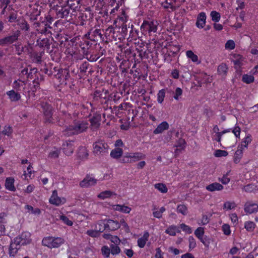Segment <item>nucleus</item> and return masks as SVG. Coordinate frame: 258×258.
<instances>
[{
    "mask_svg": "<svg viewBox=\"0 0 258 258\" xmlns=\"http://www.w3.org/2000/svg\"><path fill=\"white\" fill-rule=\"evenodd\" d=\"M31 242V234L28 232H24L16 237L14 242H11L9 247V254L14 256L17 253L21 246L30 244Z\"/></svg>",
    "mask_w": 258,
    "mask_h": 258,
    "instance_id": "nucleus-1",
    "label": "nucleus"
},
{
    "mask_svg": "<svg viewBox=\"0 0 258 258\" xmlns=\"http://www.w3.org/2000/svg\"><path fill=\"white\" fill-rule=\"evenodd\" d=\"M88 125L86 121L75 120L73 124L67 126L62 132L64 135L68 137L79 135L85 132L88 128Z\"/></svg>",
    "mask_w": 258,
    "mask_h": 258,
    "instance_id": "nucleus-2",
    "label": "nucleus"
},
{
    "mask_svg": "<svg viewBox=\"0 0 258 258\" xmlns=\"http://www.w3.org/2000/svg\"><path fill=\"white\" fill-rule=\"evenodd\" d=\"M64 239L61 237H54L51 236L45 237L42 241V243L44 246H47L50 248H57L64 243Z\"/></svg>",
    "mask_w": 258,
    "mask_h": 258,
    "instance_id": "nucleus-3",
    "label": "nucleus"
},
{
    "mask_svg": "<svg viewBox=\"0 0 258 258\" xmlns=\"http://www.w3.org/2000/svg\"><path fill=\"white\" fill-rule=\"evenodd\" d=\"M109 146L102 141L96 142L93 144V152L97 155H103L108 152Z\"/></svg>",
    "mask_w": 258,
    "mask_h": 258,
    "instance_id": "nucleus-4",
    "label": "nucleus"
},
{
    "mask_svg": "<svg viewBox=\"0 0 258 258\" xmlns=\"http://www.w3.org/2000/svg\"><path fill=\"white\" fill-rule=\"evenodd\" d=\"M99 226H102V228H99L98 230L100 232H103L106 229L114 231L119 229L120 227V224L117 221L108 219L106 220V224H100Z\"/></svg>",
    "mask_w": 258,
    "mask_h": 258,
    "instance_id": "nucleus-5",
    "label": "nucleus"
},
{
    "mask_svg": "<svg viewBox=\"0 0 258 258\" xmlns=\"http://www.w3.org/2000/svg\"><path fill=\"white\" fill-rule=\"evenodd\" d=\"M20 31L17 30L12 35L7 36L4 38L0 39V45L4 46L11 44L16 42L20 36Z\"/></svg>",
    "mask_w": 258,
    "mask_h": 258,
    "instance_id": "nucleus-6",
    "label": "nucleus"
},
{
    "mask_svg": "<svg viewBox=\"0 0 258 258\" xmlns=\"http://www.w3.org/2000/svg\"><path fill=\"white\" fill-rule=\"evenodd\" d=\"M157 22H148L145 21L141 26V29L143 30L148 31L149 33L153 32H156L157 30Z\"/></svg>",
    "mask_w": 258,
    "mask_h": 258,
    "instance_id": "nucleus-7",
    "label": "nucleus"
},
{
    "mask_svg": "<svg viewBox=\"0 0 258 258\" xmlns=\"http://www.w3.org/2000/svg\"><path fill=\"white\" fill-rule=\"evenodd\" d=\"M257 209L258 205L256 204L247 202L244 205V211L247 213L252 214L256 212Z\"/></svg>",
    "mask_w": 258,
    "mask_h": 258,
    "instance_id": "nucleus-8",
    "label": "nucleus"
},
{
    "mask_svg": "<svg viewBox=\"0 0 258 258\" xmlns=\"http://www.w3.org/2000/svg\"><path fill=\"white\" fill-rule=\"evenodd\" d=\"M63 152L67 156L71 155L74 151V147L73 141H67L63 143Z\"/></svg>",
    "mask_w": 258,
    "mask_h": 258,
    "instance_id": "nucleus-9",
    "label": "nucleus"
},
{
    "mask_svg": "<svg viewBox=\"0 0 258 258\" xmlns=\"http://www.w3.org/2000/svg\"><path fill=\"white\" fill-rule=\"evenodd\" d=\"M206 16L205 13H200L197 17L196 25L199 28H203L205 25Z\"/></svg>",
    "mask_w": 258,
    "mask_h": 258,
    "instance_id": "nucleus-10",
    "label": "nucleus"
},
{
    "mask_svg": "<svg viewBox=\"0 0 258 258\" xmlns=\"http://www.w3.org/2000/svg\"><path fill=\"white\" fill-rule=\"evenodd\" d=\"M96 182V179L89 176H86V177L80 183V185L82 187H88L90 186L94 185Z\"/></svg>",
    "mask_w": 258,
    "mask_h": 258,
    "instance_id": "nucleus-11",
    "label": "nucleus"
},
{
    "mask_svg": "<svg viewBox=\"0 0 258 258\" xmlns=\"http://www.w3.org/2000/svg\"><path fill=\"white\" fill-rule=\"evenodd\" d=\"M100 29H95L94 30H91L88 32V35H91L89 39L92 41H97L98 38H101L102 35Z\"/></svg>",
    "mask_w": 258,
    "mask_h": 258,
    "instance_id": "nucleus-12",
    "label": "nucleus"
},
{
    "mask_svg": "<svg viewBox=\"0 0 258 258\" xmlns=\"http://www.w3.org/2000/svg\"><path fill=\"white\" fill-rule=\"evenodd\" d=\"M44 115L47 117L52 115V107L47 102H43L41 104Z\"/></svg>",
    "mask_w": 258,
    "mask_h": 258,
    "instance_id": "nucleus-13",
    "label": "nucleus"
},
{
    "mask_svg": "<svg viewBox=\"0 0 258 258\" xmlns=\"http://www.w3.org/2000/svg\"><path fill=\"white\" fill-rule=\"evenodd\" d=\"M184 1L185 0H166L165 3L170 5V9L172 11H175L176 8L179 7Z\"/></svg>",
    "mask_w": 258,
    "mask_h": 258,
    "instance_id": "nucleus-14",
    "label": "nucleus"
},
{
    "mask_svg": "<svg viewBox=\"0 0 258 258\" xmlns=\"http://www.w3.org/2000/svg\"><path fill=\"white\" fill-rule=\"evenodd\" d=\"M169 124L166 121H163L159 124L157 127L154 131V134H159L162 133L163 131L168 130Z\"/></svg>",
    "mask_w": 258,
    "mask_h": 258,
    "instance_id": "nucleus-15",
    "label": "nucleus"
},
{
    "mask_svg": "<svg viewBox=\"0 0 258 258\" xmlns=\"http://www.w3.org/2000/svg\"><path fill=\"white\" fill-rule=\"evenodd\" d=\"M17 25L22 30L29 31L30 26L27 22L24 19H19L17 20Z\"/></svg>",
    "mask_w": 258,
    "mask_h": 258,
    "instance_id": "nucleus-16",
    "label": "nucleus"
},
{
    "mask_svg": "<svg viewBox=\"0 0 258 258\" xmlns=\"http://www.w3.org/2000/svg\"><path fill=\"white\" fill-rule=\"evenodd\" d=\"M243 145L238 146V149L236 151L234 156V162L237 164L239 162L240 159L242 156Z\"/></svg>",
    "mask_w": 258,
    "mask_h": 258,
    "instance_id": "nucleus-17",
    "label": "nucleus"
},
{
    "mask_svg": "<svg viewBox=\"0 0 258 258\" xmlns=\"http://www.w3.org/2000/svg\"><path fill=\"white\" fill-rule=\"evenodd\" d=\"M14 178L13 177H8L6 180L5 186L6 188L10 190L14 191L16 190V188L14 186Z\"/></svg>",
    "mask_w": 258,
    "mask_h": 258,
    "instance_id": "nucleus-18",
    "label": "nucleus"
},
{
    "mask_svg": "<svg viewBox=\"0 0 258 258\" xmlns=\"http://www.w3.org/2000/svg\"><path fill=\"white\" fill-rule=\"evenodd\" d=\"M149 237V233L148 232H145L143 236L138 239V245L140 248H143L145 246L147 241L148 240Z\"/></svg>",
    "mask_w": 258,
    "mask_h": 258,
    "instance_id": "nucleus-19",
    "label": "nucleus"
},
{
    "mask_svg": "<svg viewBox=\"0 0 258 258\" xmlns=\"http://www.w3.org/2000/svg\"><path fill=\"white\" fill-rule=\"evenodd\" d=\"M206 188L210 191H214L222 190L223 188V186L218 182H214L207 186Z\"/></svg>",
    "mask_w": 258,
    "mask_h": 258,
    "instance_id": "nucleus-20",
    "label": "nucleus"
},
{
    "mask_svg": "<svg viewBox=\"0 0 258 258\" xmlns=\"http://www.w3.org/2000/svg\"><path fill=\"white\" fill-rule=\"evenodd\" d=\"M123 154V150L120 148H115L113 149L110 153V156L113 159H119Z\"/></svg>",
    "mask_w": 258,
    "mask_h": 258,
    "instance_id": "nucleus-21",
    "label": "nucleus"
},
{
    "mask_svg": "<svg viewBox=\"0 0 258 258\" xmlns=\"http://www.w3.org/2000/svg\"><path fill=\"white\" fill-rule=\"evenodd\" d=\"M101 115L100 114H95L92 118L90 119L91 125L94 127H98L100 124Z\"/></svg>",
    "mask_w": 258,
    "mask_h": 258,
    "instance_id": "nucleus-22",
    "label": "nucleus"
},
{
    "mask_svg": "<svg viewBox=\"0 0 258 258\" xmlns=\"http://www.w3.org/2000/svg\"><path fill=\"white\" fill-rule=\"evenodd\" d=\"M7 94L9 96V98L12 101H17L21 98L20 94L16 92L13 90L8 91Z\"/></svg>",
    "mask_w": 258,
    "mask_h": 258,
    "instance_id": "nucleus-23",
    "label": "nucleus"
},
{
    "mask_svg": "<svg viewBox=\"0 0 258 258\" xmlns=\"http://www.w3.org/2000/svg\"><path fill=\"white\" fill-rule=\"evenodd\" d=\"M65 199L64 198L61 199L60 198L56 196L55 197H50L49 199V202L56 206H59L60 204H63L65 202Z\"/></svg>",
    "mask_w": 258,
    "mask_h": 258,
    "instance_id": "nucleus-24",
    "label": "nucleus"
},
{
    "mask_svg": "<svg viewBox=\"0 0 258 258\" xmlns=\"http://www.w3.org/2000/svg\"><path fill=\"white\" fill-rule=\"evenodd\" d=\"M124 157L130 159H135L136 161L142 158V155L140 153H126Z\"/></svg>",
    "mask_w": 258,
    "mask_h": 258,
    "instance_id": "nucleus-25",
    "label": "nucleus"
},
{
    "mask_svg": "<svg viewBox=\"0 0 258 258\" xmlns=\"http://www.w3.org/2000/svg\"><path fill=\"white\" fill-rule=\"evenodd\" d=\"M78 156L82 159L87 158L88 153L86 148L84 147H80L78 151Z\"/></svg>",
    "mask_w": 258,
    "mask_h": 258,
    "instance_id": "nucleus-26",
    "label": "nucleus"
},
{
    "mask_svg": "<svg viewBox=\"0 0 258 258\" xmlns=\"http://www.w3.org/2000/svg\"><path fill=\"white\" fill-rule=\"evenodd\" d=\"M114 208L115 210L122 212L124 213H129L131 210V209L127 206L124 205H116L114 206Z\"/></svg>",
    "mask_w": 258,
    "mask_h": 258,
    "instance_id": "nucleus-27",
    "label": "nucleus"
},
{
    "mask_svg": "<svg viewBox=\"0 0 258 258\" xmlns=\"http://www.w3.org/2000/svg\"><path fill=\"white\" fill-rule=\"evenodd\" d=\"M228 68L224 63L219 65L217 69V72L219 75L221 76H225L227 72Z\"/></svg>",
    "mask_w": 258,
    "mask_h": 258,
    "instance_id": "nucleus-28",
    "label": "nucleus"
},
{
    "mask_svg": "<svg viewBox=\"0 0 258 258\" xmlns=\"http://www.w3.org/2000/svg\"><path fill=\"white\" fill-rule=\"evenodd\" d=\"M37 42L40 47H46L47 48H49L50 44L49 39L47 38H44L41 40L40 42H39V40H37Z\"/></svg>",
    "mask_w": 258,
    "mask_h": 258,
    "instance_id": "nucleus-29",
    "label": "nucleus"
},
{
    "mask_svg": "<svg viewBox=\"0 0 258 258\" xmlns=\"http://www.w3.org/2000/svg\"><path fill=\"white\" fill-rule=\"evenodd\" d=\"M70 13V10L69 9L62 8L61 9L57 12V15L59 17L63 18L68 16Z\"/></svg>",
    "mask_w": 258,
    "mask_h": 258,
    "instance_id": "nucleus-30",
    "label": "nucleus"
},
{
    "mask_svg": "<svg viewBox=\"0 0 258 258\" xmlns=\"http://www.w3.org/2000/svg\"><path fill=\"white\" fill-rule=\"evenodd\" d=\"M177 212L182 214L183 215H186L187 214V208L184 205H179L177 207Z\"/></svg>",
    "mask_w": 258,
    "mask_h": 258,
    "instance_id": "nucleus-31",
    "label": "nucleus"
},
{
    "mask_svg": "<svg viewBox=\"0 0 258 258\" xmlns=\"http://www.w3.org/2000/svg\"><path fill=\"white\" fill-rule=\"evenodd\" d=\"M155 188L159 190L162 193H166L167 192L168 189L165 184L159 183L155 184Z\"/></svg>",
    "mask_w": 258,
    "mask_h": 258,
    "instance_id": "nucleus-32",
    "label": "nucleus"
},
{
    "mask_svg": "<svg viewBox=\"0 0 258 258\" xmlns=\"http://www.w3.org/2000/svg\"><path fill=\"white\" fill-rule=\"evenodd\" d=\"M112 195H115V194H114L113 192H111L109 190H105L104 191L101 192L99 195L98 197L99 198L104 199L105 198H109L111 197Z\"/></svg>",
    "mask_w": 258,
    "mask_h": 258,
    "instance_id": "nucleus-33",
    "label": "nucleus"
},
{
    "mask_svg": "<svg viewBox=\"0 0 258 258\" xmlns=\"http://www.w3.org/2000/svg\"><path fill=\"white\" fill-rule=\"evenodd\" d=\"M210 16L212 18V21L215 22H218L220 19V14L219 13L213 11L211 12Z\"/></svg>",
    "mask_w": 258,
    "mask_h": 258,
    "instance_id": "nucleus-34",
    "label": "nucleus"
},
{
    "mask_svg": "<svg viewBox=\"0 0 258 258\" xmlns=\"http://www.w3.org/2000/svg\"><path fill=\"white\" fill-rule=\"evenodd\" d=\"M242 80L245 83L249 84L254 81V77L252 75H244L242 76Z\"/></svg>",
    "mask_w": 258,
    "mask_h": 258,
    "instance_id": "nucleus-35",
    "label": "nucleus"
},
{
    "mask_svg": "<svg viewBox=\"0 0 258 258\" xmlns=\"http://www.w3.org/2000/svg\"><path fill=\"white\" fill-rule=\"evenodd\" d=\"M110 252L113 255L118 254L120 252V248L118 246V245L111 244L110 246Z\"/></svg>",
    "mask_w": 258,
    "mask_h": 258,
    "instance_id": "nucleus-36",
    "label": "nucleus"
},
{
    "mask_svg": "<svg viewBox=\"0 0 258 258\" xmlns=\"http://www.w3.org/2000/svg\"><path fill=\"white\" fill-rule=\"evenodd\" d=\"M177 227L171 226L165 230V232L170 235L175 236L176 235Z\"/></svg>",
    "mask_w": 258,
    "mask_h": 258,
    "instance_id": "nucleus-37",
    "label": "nucleus"
},
{
    "mask_svg": "<svg viewBox=\"0 0 258 258\" xmlns=\"http://www.w3.org/2000/svg\"><path fill=\"white\" fill-rule=\"evenodd\" d=\"M186 55L188 58H190L193 62H197L198 60V56L195 54L191 50L187 51Z\"/></svg>",
    "mask_w": 258,
    "mask_h": 258,
    "instance_id": "nucleus-38",
    "label": "nucleus"
},
{
    "mask_svg": "<svg viewBox=\"0 0 258 258\" xmlns=\"http://www.w3.org/2000/svg\"><path fill=\"white\" fill-rule=\"evenodd\" d=\"M165 89H162L159 91L158 94V102L159 103H162L163 102L165 96Z\"/></svg>",
    "mask_w": 258,
    "mask_h": 258,
    "instance_id": "nucleus-39",
    "label": "nucleus"
},
{
    "mask_svg": "<svg viewBox=\"0 0 258 258\" xmlns=\"http://www.w3.org/2000/svg\"><path fill=\"white\" fill-rule=\"evenodd\" d=\"M255 226L254 222L251 221H247L245 223L244 227L247 231H252L253 230Z\"/></svg>",
    "mask_w": 258,
    "mask_h": 258,
    "instance_id": "nucleus-40",
    "label": "nucleus"
},
{
    "mask_svg": "<svg viewBox=\"0 0 258 258\" xmlns=\"http://www.w3.org/2000/svg\"><path fill=\"white\" fill-rule=\"evenodd\" d=\"M98 229L97 226H96V229L95 230H90L87 231V234L93 237H96L98 236L100 232Z\"/></svg>",
    "mask_w": 258,
    "mask_h": 258,
    "instance_id": "nucleus-41",
    "label": "nucleus"
},
{
    "mask_svg": "<svg viewBox=\"0 0 258 258\" xmlns=\"http://www.w3.org/2000/svg\"><path fill=\"white\" fill-rule=\"evenodd\" d=\"M25 208L31 212V213L35 215H39L40 214L41 211L38 208L34 209L33 207L30 205L25 206Z\"/></svg>",
    "mask_w": 258,
    "mask_h": 258,
    "instance_id": "nucleus-42",
    "label": "nucleus"
},
{
    "mask_svg": "<svg viewBox=\"0 0 258 258\" xmlns=\"http://www.w3.org/2000/svg\"><path fill=\"white\" fill-rule=\"evenodd\" d=\"M204 234V230L203 227H198L195 231V234L199 238H201L203 237Z\"/></svg>",
    "mask_w": 258,
    "mask_h": 258,
    "instance_id": "nucleus-43",
    "label": "nucleus"
},
{
    "mask_svg": "<svg viewBox=\"0 0 258 258\" xmlns=\"http://www.w3.org/2000/svg\"><path fill=\"white\" fill-rule=\"evenodd\" d=\"M214 155L217 157H225L228 155V152L224 150H217L215 152Z\"/></svg>",
    "mask_w": 258,
    "mask_h": 258,
    "instance_id": "nucleus-44",
    "label": "nucleus"
},
{
    "mask_svg": "<svg viewBox=\"0 0 258 258\" xmlns=\"http://www.w3.org/2000/svg\"><path fill=\"white\" fill-rule=\"evenodd\" d=\"M101 252L102 254L106 257L109 256L110 252V249L107 246H103L101 248Z\"/></svg>",
    "mask_w": 258,
    "mask_h": 258,
    "instance_id": "nucleus-45",
    "label": "nucleus"
},
{
    "mask_svg": "<svg viewBox=\"0 0 258 258\" xmlns=\"http://www.w3.org/2000/svg\"><path fill=\"white\" fill-rule=\"evenodd\" d=\"M173 93L174 94V98L176 100H178L179 97L182 94V90L181 88L178 87L176 89L175 92H173Z\"/></svg>",
    "mask_w": 258,
    "mask_h": 258,
    "instance_id": "nucleus-46",
    "label": "nucleus"
},
{
    "mask_svg": "<svg viewBox=\"0 0 258 258\" xmlns=\"http://www.w3.org/2000/svg\"><path fill=\"white\" fill-rule=\"evenodd\" d=\"M200 241L204 244L206 247H209L210 243V239L207 236L202 237L199 239Z\"/></svg>",
    "mask_w": 258,
    "mask_h": 258,
    "instance_id": "nucleus-47",
    "label": "nucleus"
},
{
    "mask_svg": "<svg viewBox=\"0 0 258 258\" xmlns=\"http://www.w3.org/2000/svg\"><path fill=\"white\" fill-rule=\"evenodd\" d=\"M225 48L230 50L233 49L235 47V43L232 40H229L227 41L225 44Z\"/></svg>",
    "mask_w": 258,
    "mask_h": 258,
    "instance_id": "nucleus-48",
    "label": "nucleus"
},
{
    "mask_svg": "<svg viewBox=\"0 0 258 258\" xmlns=\"http://www.w3.org/2000/svg\"><path fill=\"white\" fill-rule=\"evenodd\" d=\"M180 227L183 231H185L187 233L190 234L192 232V230L190 227L185 225V224L182 223L180 224Z\"/></svg>",
    "mask_w": 258,
    "mask_h": 258,
    "instance_id": "nucleus-49",
    "label": "nucleus"
},
{
    "mask_svg": "<svg viewBox=\"0 0 258 258\" xmlns=\"http://www.w3.org/2000/svg\"><path fill=\"white\" fill-rule=\"evenodd\" d=\"M33 56L34 60H35L36 63H40L41 62V54H39L38 53L34 52L33 54Z\"/></svg>",
    "mask_w": 258,
    "mask_h": 258,
    "instance_id": "nucleus-50",
    "label": "nucleus"
},
{
    "mask_svg": "<svg viewBox=\"0 0 258 258\" xmlns=\"http://www.w3.org/2000/svg\"><path fill=\"white\" fill-rule=\"evenodd\" d=\"M60 219L69 226H72L73 225V222L70 220L69 218L64 215L60 216Z\"/></svg>",
    "mask_w": 258,
    "mask_h": 258,
    "instance_id": "nucleus-51",
    "label": "nucleus"
},
{
    "mask_svg": "<svg viewBox=\"0 0 258 258\" xmlns=\"http://www.w3.org/2000/svg\"><path fill=\"white\" fill-rule=\"evenodd\" d=\"M89 63L87 61H84L83 62L80 67V71L82 73H85L86 72Z\"/></svg>",
    "mask_w": 258,
    "mask_h": 258,
    "instance_id": "nucleus-52",
    "label": "nucleus"
},
{
    "mask_svg": "<svg viewBox=\"0 0 258 258\" xmlns=\"http://www.w3.org/2000/svg\"><path fill=\"white\" fill-rule=\"evenodd\" d=\"M255 186L251 184H247L244 186L243 189L246 192H250L253 191L255 189Z\"/></svg>",
    "mask_w": 258,
    "mask_h": 258,
    "instance_id": "nucleus-53",
    "label": "nucleus"
},
{
    "mask_svg": "<svg viewBox=\"0 0 258 258\" xmlns=\"http://www.w3.org/2000/svg\"><path fill=\"white\" fill-rule=\"evenodd\" d=\"M235 205L234 203H231L230 202H227L224 203L223 205L224 209H227V210H231L235 208Z\"/></svg>",
    "mask_w": 258,
    "mask_h": 258,
    "instance_id": "nucleus-54",
    "label": "nucleus"
},
{
    "mask_svg": "<svg viewBox=\"0 0 258 258\" xmlns=\"http://www.w3.org/2000/svg\"><path fill=\"white\" fill-rule=\"evenodd\" d=\"M185 144L186 142L185 140L183 139L180 138L178 140L177 144V145H176V147L180 148V149H183L185 147Z\"/></svg>",
    "mask_w": 258,
    "mask_h": 258,
    "instance_id": "nucleus-55",
    "label": "nucleus"
},
{
    "mask_svg": "<svg viewBox=\"0 0 258 258\" xmlns=\"http://www.w3.org/2000/svg\"><path fill=\"white\" fill-rule=\"evenodd\" d=\"M189 247L190 248H194L196 246L195 239L192 236H189L188 238Z\"/></svg>",
    "mask_w": 258,
    "mask_h": 258,
    "instance_id": "nucleus-56",
    "label": "nucleus"
},
{
    "mask_svg": "<svg viewBox=\"0 0 258 258\" xmlns=\"http://www.w3.org/2000/svg\"><path fill=\"white\" fill-rule=\"evenodd\" d=\"M34 86L32 88V90L33 92L36 91V90L39 88V82L38 80V78L37 79H35L33 81Z\"/></svg>",
    "mask_w": 258,
    "mask_h": 258,
    "instance_id": "nucleus-57",
    "label": "nucleus"
},
{
    "mask_svg": "<svg viewBox=\"0 0 258 258\" xmlns=\"http://www.w3.org/2000/svg\"><path fill=\"white\" fill-rule=\"evenodd\" d=\"M17 19V14L14 12L11 13L8 18V21L10 23L14 22Z\"/></svg>",
    "mask_w": 258,
    "mask_h": 258,
    "instance_id": "nucleus-58",
    "label": "nucleus"
},
{
    "mask_svg": "<svg viewBox=\"0 0 258 258\" xmlns=\"http://www.w3.org/2000/svg\"><path fill=\"white\" fill-rule=\"evenodd\" d=\"M240 128L239 126H235L233 130H232V133L234 134L235 137L236 138H239L240 137Z\"/></svg>",
    "mask_w": 258,
    "mask_h": 258,
    "instance_id": "nucleus-59",
    "label": "nucleus"
},
{
    "mask_svg": "<svg viewBox=\"0 0 258 258\" xmlns=\"http://www.w3.org/2000/svg\"><path fill=\"white\" fill-rule=\"evenodd\" d=\"M222 228L224 233L225 235H228L230 234V227L228 225L224 224L223 225Z\"/></svg>",
    "mask_w": 258,
    "mask_h": 258,
    "instance_id": "nucleus-60",
    "label": "nucleus"
},
{
    "mask_svg": "<svg viewBox=\"0 0 258 258\" xmlns=\"http://www.w3.org/2000/svg\"><path fill=\"white\" fill-rule=\"evenodd\" d=\"M110 240L111 241V242L113 243V244L116 245H118L120 242V239L116 236L112 235L111 238L110 239Z\"/></svg>",
    "mask_w": 258,
    "mask_h": 258,
    "instance_id": "nucleus-61",
    "label": "nucleus"
},
{
    "mask_svg": "<svg viewBox=\"0 0 258 258\" xmlns=\"http://www.w3.org/2000/svg\"><path fill=\"white\" fill-rule=\"evenodd\" d=\"M59 151L58 150L52 151L49 154V157L52 158H56L58 157Z\"/></svg>",
    "mask_w": 258,
    "mask_h": 258,
    "instance_id": "nucleus-62",
    "label": "nucleus"
},
{
    "mask_svg": "<svg viewBox=\"0 0 258 258\" xmlns=\"http://www.w3.org/2000/svg\"><path fill=\"white\" fill-rule=\"evenodd\" d=\"M12 132V127L6 126L5 129L3 130V133L4 135L9 136Z\"/></svg>",
    "mask_w": 258,
    "mask_h": 258,
    "instance_id": "nucleus-63",
    "label": "nucleus"
},
{
    "mask_svg": "<svg viewBox=\"0 0 258 258\" xmlns=\"http://www.w3.org/2000/svg\"><path fill=\"white\" fill-rule=\"evenodd\" d=\"M251 141V139L250 138V135H248L244 138V140L243 141V143L245 144L244 145H243V147H246L247 145L250 143Z\"/></svg>",
    "mask_w": 258,
    "mask_h": 258,
    "instance_id": "nucleus-64",
    "label": "nucleus"
}]
</instances>
